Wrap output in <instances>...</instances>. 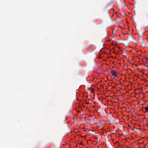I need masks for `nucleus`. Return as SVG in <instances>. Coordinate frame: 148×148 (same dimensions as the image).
Listing matches in <instances>:
<instances>
[{
  "mask_svg": "<svg viewBox=\"0 0 148 148\" xmlns=\"http://www.w3.org/2000/svg\"><path fill=\"white\" fill-rule=\"evenodd\" d=\"M110 72L112 76L114 77H115L117 76V74L116 73L114 70H111Z\"/></svg>",
  "mask_w": 148,
  "mask_h": 148,
  "instance_id": "f257e3e1",
  "label": "nucleus"
},
{
  "mask_svg": "<svg viewBox=\"0 0 148 148\" xmlns=\"http://www.w3.org/2000/svg\"><path fill=\"white\" fill-rule=\"evenodd\" d=\"M145 112H148V107H147L145 108Z\"/></svg>",
  "mask_w": 148,
  "mask_h": 148,
  "instance_id": "f03ea898",
  "label": "nucleus"
},
{
  "mask_svg": "<svg viewBox=\"0 0 148 148\" xmlns=\"http://www.w3.org/2000/svg\"><path fill=\"white\" fill-rule=\"evenodd\" d=\"M91 91L92 92H94V89H92L91 90Z\"/></svg>",
  "mask_w": 148,
  "mask_h": 148,
  "instance_id": "7ed1b4c3",
  "label": "nucleus"
}]
</instances>
